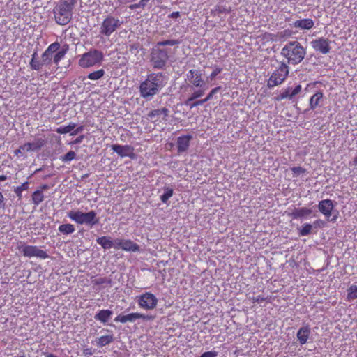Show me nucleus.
<instances>
[{"instance_id":"8fccbe9b","label":"nucleus","mask_w":357,"mask_h":357,"mask_svg":"<svg viewBox=\"0 0 357 357\" xmlns=\"http://www.w3.org/2000/svg\"><path fill=\"white\" fill-rule=\"evenodd\" d=\"M221 68H216L211 73L210 77L211 79L215 78L218 74H220L222 72Z\"/></svg>"},{"instance_id":"79ce46f5","label":"nucleus","mask_w":357,"mask_h":357,"mask_svg":"<svg viewBox=\"0 0 357 357\" xmlns=\"http://www.w3.org/2000/svg\"><path fill=\"white\" fill-rule=\"evenodd\" d=\"M204 93V91L202 89H199L195 91L190 98H188V102H192L194 100L202 97Z\"/></svg>"},{"instance_id":"0e129e2a","label":"nucleus","mask_w":357,"mask_h":357,"mask_svg":"<svg viewBox=\"0 0 357 357\" xmlns=\"http://www.w3.org/2000/svg\"><path fill=\"white\" fill-rule=\"evenodd\" d=\"M191 102H188V98L185 100V105H187V106H189L192 104L190 103Z\"/></svg>"},{"instance_id":"412c9836","label":"nucleus","mask_w":357,"mask_h":357,"mask_svg":"<svg viewBox=\"0 0 357 357\" xmlns=\"http://www.w3.org/2000/svg\"><path fill=\"white\" fill-rule=\"evenodd\" d=\"M324 101V93L321 91H317L309 100V107L312 110H314L318 107L321 106Z\"/></svg>"},{"instance_id":"1a4fd4ad","label":"nucleus","mask_w":357,"mask_h":357,"mask_svg":"<svg viewBox=\"0 0 357 357\" xmlns=\"http://www.w3.org/2000/svg\"><path fill=\"white\" fill-rule=\"evenodd\" d=\"M21 253L26 257H38L42 259H45L49 257L46 251L40 249L36 245H22L18 247Z\"/></svg>"},{"instance_id":"4be33fe9","label":"nucleus","mask_w":357,"mask_h":357,"mask_svg":"<svg viewBox=\"0 0 357 357\" xmlns=\"http://www.w3.org/2000/svg\"><path fill=\"white\" fill-rule=\"evenodd\" d=\"M45 144V141L42 139H36L33 142H27L21 146V149H22L23 151H26L27 152L31 151H38Z\"/></svg>"},{"instance_id":"c85d7f7f","label":"nucleus","mask_w":357,"mask_h":357,"mask_svg":"<svg viewBox=\"0 0 357 357\" xmlns=\"http://www.w3.org/2000/svg\"><path fill=\"white\" fill-rule=\"evenodd\" d=\"M96 242L104 249L114 248V240L112 241L109 236H102L97 238Z\"/></svg>"},{"instance_id":"bb28decb","label":"nucleus","mask_w":357,"mask_h":357,"mask_svg":"<svg viewBox=\"0 0 357 357\" xmlns=\"http://www.w3.org/2000/svg\"><path fill=\"white\" fill-rule=\"evenodd\" d=\"M68 50V45H64L61 50H58L53 56V63L58 66L59 62L64 59L67 52Z\"/></svg>"},{"instance_id":"2eb2a0df","label":"nucleus","mask_w":357,"mask_h":357,"mask_svg":"<svg viewBox=\"0 0 357 357\" xmlns=\"http://www.w3.org/2000/svg\"><path fill=\"white\" fill-rule=\"evenodd\" d=\"M330 40L328 38L320 37L311 42L312 48L316 52H319L323 54H326L330 52Z\"/></svg>"},{"instance_id":"4468645a","label":"nucleus","mask_w":357,"mask_h":357,"mask_svg":"<svg viewBox=\"0 0 357 357\" xmlns=\"http://www.w3.org/2000/svg\"><path fill=\"white\" fill-rule=\"evenodd\" d=\"M112 150L116 153L121 158L129 157L131 159L135 158L134 147L130 145H120L118 144L111 146Z\"/></svg>"},{"instance_id":"f03ea898","label":"nucleus","mask_w":357,"mask_h":357,"mask_svg":"<svg viewBox=\"0 0 357 357\" xmlns=\"http://www.w3.org/2000/svg\"><path fill=\"white\" fill-rule=\"evenodd\" d=\"M77 0H61L54 8L55 22L59 25H66L73 17V10Z\"/></svg>"},{"instance_id":"6e6552de","label":"nucleus","mask_w":357,"mask_h":357,"mask_svg":"<svg viewBox=\"0 0 357 357\" xmlns=\"http://www.w3.org/2000/svg\"><path fill=\"white\" fill-rule=\"evenodd\" d=\"M139 307L145 310H152L157 307L158 298L151 292H145L137 297Z\"/></svg>"},{"instance_id":"f3484780","label":"nucleus","mask_w":357,"mask_h":357,"mask_svg":"<svg viewBox=\"0 0 357 357\" xmlns=\"http://www.w3.org/2000/svg\"><path fill=\"white\" fill-rule=\"evenodd\" d=\"M335 208V204L331 199H326L321 200L318 204V208L326 218H330L332 215V211Z\"/></svg>"},{"instance_id":"de8ad7c7","label":"nucleus","mask_w":357,"mask_h":357,"mask_svg":"<svg viewBox=\"0 0 357 357\" xmlns=\"http://www.w3.org/2000/svg\"><path fill=\"white\" fill-rule=\"evenodd\" d=\"M220 89V86H218V87H215V88L213 89L210 91V93L207 95V96L205 98V99L206 100V101L210 100L213 98V95H214L215 93H217Z\"/></svg>"},{"instance_id":"473e14b6","label":"nucleus","mask_w":357,"mask_h":357,"mask_svg":"<svg viewBox=\"0 0 357 357\" xmlns=\"http://www.w3.org/2000/svg\"><path fill=\"white\" fill-rule=\"evenodd\" d=\"M75 228L72 224H63L59 227V231L63 234H70L73 233Z\"/></svg>"},{"instance_id":"f257e3e1","label":"nucleus","mask_w":357,"mask_h":357,"mask_svg":"<svg viewBox=\"0 0 357 357\" xmlns=\"http://www.w3.org/2000/svg\"><path fill=\"white\" fill-rule=\"evenodd\" d=\"M165 77L161 73L149 74L139 86L141 97L151 100L164 86Z\"/></svg>"},{"instance_id":"5701e85b","label":"nucleus","mask_w":357,"mask_h":357,"mask_svg":"<svg viewBox=\"0 0 357 357\" xmlns=\"http://www.w3.org/2000/svg\"><path fill=\"white\" fill-rule=\"evenodd\" d=\"M169 114V110L166 107H163L161 109H157L151 110L148 114V117L153 121H157L159 120L160 116H162V120H166Z\"/></svg>"},{"instance_id":"09e8293b","label":"nucleus","mask_w":357,"mask_h":357,"mask_svg":"<svg viewBox=\"0 0 357 357\" xmlns=\"http://www.w3.org/2000/svg\"><path fill=\"white\" fill-rule=\"evenodd\" d=\"M218 352L215 351H206L203 353L200 357H216Z\"/></svg>"},{"instance_id":"e2e57ef3","label":"nucleus","mask_w":357,"mask_h":357,"mask_svg":"<svg viewBox=\"0 0 357 357\" xmlns=\"http://www.w3.org/2000/svg\"><path fill=\"white\" fill-rule=\"evenodd\" d=\"M319 223H322V221H321V220H316V221H314V225L315 226H317V225H319Z\"/></svg>"},{"instance_id":"58836bf2","label":"nucleus","mask_w":357,"mask_h":357,"mask_svg":"<svg viewBox=\"0 0 357 357\" xmlns=\"http://www.w3.org/2000/svg\"><path fill=\"white\" fill-rule=\"evenodd\" d=\"M213 12L218 14L229 13L231 12V8L218 5L215 7Z\"/></svg>"},{"instance_id":"dca6fc26","label":"nucleus","mask_w":357,"mask_h":357,"mask_svg":"<svg viewBox=\"0 0 357 357\" xmlns=\"http://www.w3.org/2000/svg\"><path fill=\"white\" fill-rule=\"evenodd\" d=\"M60 49V44L59 42H54L51 43L45 52L41 55V61L43 62L45 66L50 65L52 61H53L52 54Z\"/></svg>"},{"instance_id":"9b49d317","label":"nucleus","mask_w":357,"mask_h":357,"mask_svg":"<svg viewBox=\"0 0 357 357\" xmlns=\"http://www.w3.org/2000/svg\"><path fill=\"white\" fill-rule=\"evenodd\" d=\"M138 319H142L144 321H152L155 319V316L151 314H144L139 312H132L128 314H121L115 317L114 321L126 324L127 322H134Z\"/></svg>"},{"instance_id":"6e6d98bb","label":"nucleus","mask_w":357,"mask_h":357,"mask_svg":"<svg viewBox=\"0 0 357 357\" xmlns=\"http://www.w3.org/2000/svg\"><path fill=\"white\" fill-rule=\"evenodd\" d=\"M84 138V135H80L77 138H76V139L75 140L74 143L75 144H79V143H81L82 142Z\"/></svg>"},{"instance_id":"bf43d9fd","label":"nucleus","mask_w":357,"mask_h":357,"mask_svg":"<svg viewBox=\"0 0 357 357\" xmlns=\"http://www.w3.org/2000/svg\"><path fill=\"white\" fill-rule=\"evenodd\" d=\"M206 100L204 98V99H202V100H197V102L198 104V106L199 105H202L204 103L206 102Z\"/></svg>"},{"instance_id":"3c124183","label":"nucleus","mask_w":357,"mask_h":357,"mask_svg":"<svg viewBox=\"0 0 357 357\" xmlns=\"http://www.w3.org/2000/svg\"><path fill=\"white\" fill-rule=\"evenodd\" d=\"M83 354L85 356H91L93 354V350L92 348H85L83 349Z\"/></svg>"},{"instance_id":"6ab92c4d","label":"nucleus","mask_w":357,"mask_h":357,"mask_svg":"<svg viewBox=\"0 0 357 357\" xmlns=\"http://www.w3.org/2000/svg\"><path fill=\"white\" fill-rule=\"evenodd\" d=\"M311 334V328L309 325L301 327L296 334L298 341L301 345L307 343Z\"/></svg>"},{"instance_id":"39448f33","label":"nucleus","mask_w":357,"mask_h":357,"mask_svg":"<svg viewBox=\"0 0 357 357\" xmlns=\"http://www.w3.org/2000/svg\"><path fill=\"white\" fill-rule=\"evenodd\" d=\"M68 217L79 225L86 224L93 226L99 222V218L94 211H90L87 213L70 211L68 213Z\"/></svg>"},{"instance_id":"864d4df0","label":"nucleus","mask_w":357,"mask_h":357,"mask_svg":"<svg viewBox=\"0 0 357 357\" xmlns=\"http://www.w3.org/2000/svg\"><path fill=\"white\" fill-rule=\"evenodd\" d=\"M180 12L178 11H176V12H173L171 14L169 15V18H173V19H176V18H178L180 17Z\"/></svg>"},{"instance_id":"4d7b16f0","label":"nucleus","mask_w":357,"mask_h":357,"mask_svg":"<svg viewBox=\"0 0 357 357\" xmlns=\"http://www.w3.org/2000/svg\"><path fill=\"white\" fill-rule=\"evenodd\" d=\"M49 188L48 185L46 184H43L40 185L37 190H41L43 192L44 190H47Z\"/></svg>"},{"instance_id":"9d476101","label":"nucleus","mask_w":357,"mask_h":357,"mask_svg":"<svg viewBox=\"0 0 357 357\" xmlns=\"http://www.w3.org/2000/svg\"><path fill=\"white\" fill-rule=\"evenodd\" d=\"M168 53L165 50L153 49L151 53V62L154 68H163L168 60Z\"/></svg>"},{"instance_id":"aec40b11","label":"nucleus","mask_w":357,"mask_h":357,"mask_svg":"<svg viewBox=\"0 0 357 357\" xmlns=\"http://www.w3.org/2000/svg\"><path fill=\"white\" fill-rule=\"evenodd\" d=\"M188 79L190 80L193 86L202 87L204 85V80L202 78V73L196 70H190L187 74Z\"/></svg>"},{"instance_id":"49530a36","label":"nucleus","mask_w":357,"mask_h":357,"mask_svg":"<svg viewBox=\"0 0 357 357\" xmlns=\"http://www.w3.org/2000/svg\"><path fill=\"white\" fill-rule=\"evenodd\" d=\"M106 282H107V280L105 278H98L92 280V283L94 285H100V284L106 283Z\"/></svg>"},{"instance_id":"f8f14e48","label":"nucleus","mask_w":357,"mask_h":357,"mask_svg":"<svg viewBox=\"0 0 357 357\" xmlns=\"http://www.w3.org/2000/svg\"><path fill=\"white\" fill-rule=\"evenodd\" d=\"M114 249L135 252H139L140 248L138 244L130 239L116 238L114 239Z\"/></svg>"},{"instance_id":"e433bc0d","label":"nucleus","mask_w":357,"mask_h":357,"mask_svg":"<svg viewBox=\"0 0 357 357\" xmlns=\"http://www.w3.org/2000/svg\"><path fill=\"white\" fill-rule=\"evenodd\" d=\"M312 229V225L310 223L304 224L299 229L298 234L300 236H305L309 235Z\"/></svg>"},{"instance_id":"338daca9","label":"nucleus","mask_w":357,"mask_h":357,"mask_svg":"<svg viewBox=\"0 0 357 357\" xmlns=\"http://www.w3.org/2000/svg\"><path fill=\"white\" fill-rule=\"evenodd\" d=\"M319 82H314L313 83H310V84H307V86H310V85H313V86H315L317 84H318Z\"/></svg>"},{"instance_id":"37998d69","label":"nucleus","mask_w":357,"mask_h":357,"mask_svg":"<svg viewBox=\"0 0 357 357\" xmlns=\"http://www.w3.org/2000/svg\"><path fill=\"white\" fill-rule=\"evenodd\" d=\"M178 44V41L175 40H166L158 42L157 46H165V45H175Z\"/></svg>"},{"instance_id":"cd10ccee","label":"nucleus","mask_w":357,"mask_h":357,"mask_svg":"<svg viewBox=\"0 0 357 357\" xmlns=\"http://www.w3.org/2000/svg\"><path fill=\"white\" fill-rule=\"evenodd\" d=\"M45 66L43 62L38 59L36 52L31 55V59L29 62V66L32 70H40Z\"/></svg>"},{"instance_id":"4c0bfd02","label":"nucleus","mask_w":357,"mask_h":357,"mask_svg":"<svg viewBox=\"0 0 357 357\" xmlns=\"http://www.w3.org/2000/svg\"><path fill=\"white\" fill-rule=\"evenodd\" d=\"M347 301H351L357 298V286L351 285L347 289Z\"/></svg>"},{"instance_id":"f704fd0d","label":"nucleus","mask_w":357,"mask_h":357,"mask_svg":"<svg viewBox=\"0 0 357 357\" xmlns=\"http://www.w3.org/2000/svg\"><path fill=\"white\" fill-rule=\"evenodd\" d=\"M165 192L160 196V200L162 203L166 204L169 199L173 196L174 190L172 188L165 187L164 188Z\"/></svg>"},{"instance_id":"ddd939ff","label":"nucleus","mask_w":357,"mask_h":357,"mask_svg":"<svg viewBox=\"0 0 357 357\" xmlns=\"http://www.w3.org/2000/svg\"><path fill=\"white\" fill-rule=\"evenodd\" d=\"M302 91V86L301 84H297L295 87L292 88L288 86L280 92V94L274 97L275 101H280L284 99H288L291 100L296 96L299 94Z\"/></svg>"},{"instance_id":"680f3d73","label":"nucleus","mask_w":357,"mask_h":357,"mask_svg":"<svg viewBox=\"0 0 357 357\" xmlns=\"http://www.w3.org/2000/svg\"><path fill=\"white\" fill-rule=\"evenodd\" d=\"M7 179L6 176L5 175H0V182L4 181Z\"/></svg>"},{"instance_id":"72a5a7b5","label":"nucleus","mask_w":357,"mask_h":357,"mask_svg":"<svg viewBox=\"0 0 357 357\" xmlns=\"http://www.w3.org/2000/svg\"><path fill=\"white\" fill-rule=\"evenodd\" d=\"M29 188V183L26 181L23 183L21 185L16 187L14 189V192L19 199L22 198V192L24 190H27Z\"/></svg>"},{"instance_id":"052dcab7","label":"nucleus","mask_w":357,"mask_h":357,"mask_svg":"<svg viewBox=\"0 0 357 357\" xmlns=\"http://www.w3.org/2000/svg\"><path fill=\"white\" fill-rule=\"evenodd\" d=\"M197 106H198V104H197V101H195V102H192V103L190 105V109H192V108H194V107H197Z\"/></svg>"},{"instance_id":"7c9ffc66","label":"nucleus","mask_w":357,"mask_h":357,"mask_svg":"<svg viewBox=\"0 0 357 357\" xmlns=\"http://www.w3.org/2000/svg\"><path fill=\"white\" fill-rule=\"evenodd\" d=\"M114 340L112 335H102L97 340V345L100 347L109 344Z\"/></svg>"},{"instance_id":"69168bd1","label":"nucleus","mask_w":357,"mask_h":357,"mask_svg":"<svg viewBox=\"0 0 357 357\" xmlns=\"http://www.w3.org/2000/svg\"><path fill=\"white\" fill-rule=\"evenodd\" d=\"M353 164L354 165H357V156L354 158Z\"/></svg>"},{"instance_id":"a211bd4d","label":"nucleus","mask_w":357,"mask_h":357,"mask_svg":"<svg viewBox=\"0 0 357 357\" xmlns=\"http://www.w3.org/2000/svg\"><path fill=\"white\" fill-rule=\"evenodd\" d=\"M192 136L190 135H182L177 138L176 145L178 153L185 152L190 144Z\"/></svg>"},{"instance_id":"0eeeda50","label":"nucleus","mask_w":357,"mask_h":357,"mask_svg":"<svg viewBox=\"0 0 357 357\" xmlns=\"http://www.w3.org/2000/svg\"><path fill=\"white\" fill-rule=\"evenodd\" d=\"M122 24V22L112 15L107 16L100 27V33L107 37L110 36Z\"/></svg>"},{"instance_id":"5fc2aeb1","label":"nucleus","mask_w":357,"mask_h":357,"mask_svg":"<svg viewBox=\"0 0 357 357\" xmlns=\"http://www.w3.org/2000/svg\"><path fill=\"white\" fill-rule=\"evenodd\" d=\"M5 204H4V197L3 194L0 192V208H4Z\"/></svg>"},{"instance_id":"a19ab883","label":"nucleus","mask_w":357,"mask_h":357,"mask_svg":"<svg viewBox=\"0 0 357 357\" xmlns=\"http://www.w3.org/2000/svg\"><path fill=\"white\" fill-rule=\"evenodd\" d=\"M75 153L73 151H70L68 153H66L63 156H62L61 160L63 162L71 161L75 158Z\"/></svg>"},{"instance_id":"603ef678","label":"nucleus","mask_w":357,"mask_h":357,"mask_svg":"<svg viewBox=\"0 0 357 357\" xmlns=\"http://www.w3.org/2000/svg\"><path fill=\"white\" fill-rule=\"evenodd\" d=\"M83 130H84L83 126H78L74 131L70 132V135H72V136L76 135L77 134L82 132Z\"/></svg>"},{"instance_id":"423d86ee","label":"nucleus","mask_w":357,"mask_h":357,"mask_svg":"<svg viewBox=\"0 0 357 357\" xmlns=\"http://www.w3.org/2000/svg\"><path fill=\"white\" fill-rule=\"evenodd\" d=\"M289 68L287 64L281 62L278 68L272 73L267 82L269 88H273L282 84L287 78Z\"/></svg>"},{"instance_id":"c03bdc74","label":"nucleus","mask_w":357,"mask_h":357,"mask_svg":"<svg viewBox=\"0 0 357 357\" xmlns=\"http://www.w3.org/2000/svg\"><path fill=\"white\" fill-rule=\"evenodd\" d=\"M291 170L294 173V176H298L301 174H303L306 172V169L301 167H294L291 168Z\"/></svg>"},{"instance_id":"c9c22d12","label":"nucleus","mask_w":357,"mask_h":357,"mask_svg":"<svg viewBox=\"0 0 357 357\" xmlns=\"http://www.w3.org/2000/svg\"><path fill=\"white\" fill-rule=\"evenodd\" d=\"M105 73V72L103 69H100L92 73H90L87 75V78H89L91 80H98L104 76Z\"/></svg>"},{"instance_id":"b1692460","label":"nucleus","mask_w":357,"mask_h":357,"mask_svg":"<svg viewBox=\"0 0 357 357\" xmlns=\"http://www.w3.org/2000/svg\"><path fill=\"white\" fill-rule=\"evenodd\" d=\"M314 21L310 18L298 20L295 21L293 24L295 28L307 30L312 29L314 26Z\"/></svg>"},{"instance_id":"13d9d810","label":"nucleus","mask_w":357,"mask_h":357,"mask_svg":"<svg viewBox=\"0 0 357 357\" xmlns=\"http://www.w3.org/2000/svg\"><path fill=\"white\" fill-rule=\"evenodd\" d=\"M22 151H23V150H22V149H21V146H20L19 149H16L14 151V153H15V155L17 156V155H19L20 154L22 153Z\"/></svg>"},{"instance_id":"a18cd8bd","label":"nucleus","mask_w":357,"mask_h":357,"mask_svg":"<svg viewBox=\"0 0 357 357\" xmlns=\"http://www.w3.org/2000/svg\"><path fill=\"white\" fill-rule=\"evenodd\" d=\"M250 300H251L253 303H259L263 301H265L266 300V298L261 295H258L257 296H252V297L250 298Z\"/></svg>"},{"instance_id":"393cba45","label":"nucleus","mask_w":357,"mask_h":357,"mask_svg":"<svg viewBox=\"0 0 357 357\" xmlns=\"http://www.w3.org/2000/svg\"><path fill=\"white\" fill-rule=\"evenodd\" d=\"M113 312L109 310H101L98 311L94 316L96 320L100 321L101 323L107 322L111 318Z\"/></svg>"},{"instance_id":"774afa93","label":"nucleus","mask_w":357,"mask_h":357,"mask_svg":"<svg viewBox=\"0 0 357 357\" xmlns=\"http://www.w3.org/2000/svg\"><path fill=\"white\" fill-rule=\"evenodd\" d=\"M337 219V216H335L334 218L332 219L333 221H335Z\"/></svg>"},{"instance_id":"ea45409f","label":"nucleus","mask_w":357,"mask_h":357,"mask_svg":"<svg viewBox=\"0 0 357 357\" xmlns=\"http://www.w3.org/2000/svg\"><path fill=\"white\" fill-rule=\"evenodd\" d=\"M150 0H140L137 3H134V4L130 5L129 8L131 10H135V9L139 8H143L146 6V5L147 4V3Z\"/></svg>"},{"instance_id":"2f4dec72","label":"nucleus","mask_w":357,"mask_h":357,"mask_svg":"<svg viewBox=\"0 0 357 357\" xmlns=\"http://www.w3.org/2000/svg\"><path fill=\"white\" fill-rule=\"evenodd\" d=\"M76 123L70 122L66 126H61L56 128V132L59 134H66L70 132L76 128Z\"/></svg>"},{"instance_id":"c756f323","label":"nucleus","mask_w":357,"mask_h":357,"mask_svg":"<svg viewBox=\"0 0 357 357\" xmlns=\"http://www.w3.org/2000/svg\"><path fill=\"white\" fill-rule=\"evenodd\" d=\"M31 200L33 204L38 206L44 200V195L41 190H35L31 195Z\"/></svg>"},{"instance_id":"20e7f679","label":"nucleus","mask_w":357,"mask_h":357,"mask_svg":"<svg viewBox=\"0 0 357 357\" xmlns=\"http://www.w3.org/2000/svg\"><path fill=\"white\" fill-rule=\"evenodd\" d=\"M104 59L103 53L96 49H91L80 56L78 64L83 68L100 65Z\"/></svg>"},{"instance_id":"a878e982","label":"nucleus","mask_w":357,"mask_h":357,"mask_svg":"<svg viewBox=\"0 0 357 357\" xmlns=\"http://www.w3.org/2000/svg\"><path fill=\"white\" fill-rule=\"evenodd\" d=\"M312 213V210L308 208H295L292 213L291 216L294 219L301 218L310 215Z\"/></svg>"},{"instance_id":"7ed1b4c3","label":"nucleus","mask_w":357,"mask_h":357,"mask_svg":"<svg viewBox=\"0 0 357 357\" xmlns=\"http://www.w3.org/2000/svg\"><path fill=\"white\" fill-rule=\"evenodd\" d=\"M281 54L287 59L288 63L296 65L304 59L305 50L299 42L292 41L284 46Z\"/></svg>"}]
</instances>
